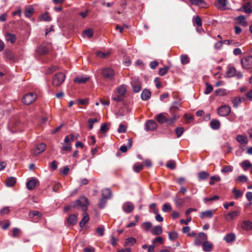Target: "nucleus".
<instances>
[{"mask_svg": "<svg viewBox=\"0 0 252 252\" xmlns=\"http://www.w3.org/2000/svg\"><path fill=\"white\" fill-rule=\"evenodd\" d=\"M126 91V88L125 85H123L118 87L116 90L114 92L112 100L119 102L123 99V96L125 95Z\"/></svg>", "mask_w": 252, "mask_h": 252, "instance_id": "obj_1", "label": "nucleus"}, {"mask_svg": "<svg viewBox=\"0 0 252 252\" xmlns=\"http://www.w3.org/2000/svg\"><path fill=\"white\" fill-rule=\"evenodd\" d=\"M89 204L88 199L85 196L81 197L79 199L73 202V208L79 207L83 211H87Z\"/></svg>", "mask_w": 252, "mask_h": 252, "instance_id": "obj_2", "label": "nucleus"}, {"mask_svg": "<svg viewBox=\"0 0 252 252\" xmlns=\"http://www.w3.org/2000/svg\"><path fill=\"white\" fill-rule=\"evenodd\" d=\"M176 117L168 118L166 115L163 113H160L156 116L157 121L160 124L166 123L168 125H172L176 122Z\"/></svg>", "mask_w": 252, "mask_h": 252, "instance_id": "obj_3", "label": "nucleus"}, {"mask_svg": "<svg viewBox=\"0 0 252 252\" xmlns=\"http://www.w3.org/2000/svg\"><path fill=\"white\" fill-rule=\"evenodd\" d=\"M21 126V124L19 120L13 119L9 123L8 128L12 132H15L22 130Z\"/></svg>", "mask_w": 252, "mask_h": 252, "instance_id": "obj_4", "label": "nucleus"}, {"mask_svg": "<svg viewBox=\"0 0 252 252\" xmlns=\"http://www.w3.org/2000/svg\"><path fill=\"white\" fill-rule=\"evenodd\" d=\"M101 75L106 80H112L115 77V72L111 68L106 67L102 70Z\"/></svg>", "mask_w": 252, "mask_h": 252, "instance_id": "obj_5", "label": "nucleus"}, {"mask_svg": "<svg viewBox=\"0 0 252 252\" xmlns=\"http://www.w3.org/2000/svg\"><path fill=\"white\" fill-rule=\"evenodd\" d=\"M37 98V94L34 93L26 94L22 98L23 102L26 105H30L35 101Z\"/></svg>", "mask_w": 252, "mask_h": 252, "instance_id": "obj_6", "label": "nucleus"}, {"mask_svg": "<svg viewBox=\"0 0 252 252\" xmlns=\"http://www.w3.org/2000/svg\"><path fill=\"white\" fill-rule=\"evenodd\" d=\"M65 75L64 73L59 72L54 77L52 81L53 85L56 87L61 85L64 81Z\"/></svg>", "mask_w": 252, "mask_h": 252, "instance_id": "obj_7", "label": "nucleus"}, {"mask_svg": "<svg viewBox=\"0 0 252 252\" xmlns=\"http://www.w3.org/2000/svg\"><path fill=\"white\" fill-rule=\"evenodd\" d=\"M207 239L208 236L207 234L204 232H200L195 237L194 244L198 246H201Z\"/></svg>", "mask_w": 252, "mask_h": 252, "instance_id": "obj_8", "label": "nucleus"}, {"mask_svg": "<svg viewBox=\"0 0 252 252\" xmlns=\"http://www.w3.org/2000/svg\"><path fill=\"white\" fill-rule=\"evenodd\" d=\"M179 103L177 101H174L169 109V112L172 116L171 118H174V117H176V122L179 117V115L177 113L179 110Z\"/></svg>", "mask_w": 252, "mask_h": 252, "instance_id": "obj_9", "label": "nucleus"}, {"mask_svg": "<svg viewBox=\"0 0 252 252\" xmlns=\"http://www.w3.org/2000/svg\"><path fill=\"white\" fill-rule=\"evenodd\" d=\"M241 63L242 67L246 69L252 70V58L245 57L241 59Z\"/></svg>", "mask_w": 252, "mask_h": 252, "instance_id": "obj_10", "label": "nucleus"}, {"mask_svg": "<svg viewBox=\"0 0 252 252\" xmlns=\"http://www.w3.org/2000/svg\"><path fill=\"white\" fill-rule=\"evenodd\" d=\"M132 90L135 93L139 92L142 89L141 82L137 78L133 79L131 82Z\"/></svg>", "mask_w": 252, "mask_h": 252, "instance_id": "obj_11", "label": "nucleus"}, {"mask_svg": "<svg viewBox=\"0 0 252 252\" xmlns=\"http://www.w3.org/2000/svg\"><path fill=\"white\" fill-rule=\"evenodd\" d=\"M231 112V108L228 105H223L218 108V114L221 116H226Z\"/></svg>", "mask_w": 252, "mask_h": 252, "instance_id": "obj_12", "label": "nucleus"}, {"mask_svg": "<svg viewBox=\"0 0 252 252\" xmlns=\"http://www.w3.org/2000/svg\"><path fill=\"white\" fill-rule=\"evenodd\" d=\"M46 148V145L44 143H40L32 150V153L34 155H38L43 152Z\"/></svg>", "mask_w": 252, "mask_h": 252, "instance_id": "obj_13", "label": "nucleus"}, {"mask_svg": "<svg viewBox=\"0 0 252 252\" xmlns=\"http://www.w3.org/2000/svg\"><path fill=\"white\" fill-rule=\"evenodd\" d=\"M214 4L219 10L223 11L227 9L226 0H216L215 1Z\"/></svg>", "mask_w": 252, "mask_h": 252, "instance_id": "obj_14", "label": "nucleus"}, {"mask_svg": "<svg viewBox=\"0 0 252 252\" xmlns=\"http://www.w3.org/2000/svg\"><path fill=\"white\" fill-rule=\"evenodd\" d=\"M240 213V210L237 209L233 211H231L226 215H225L224 218L227 221H230L231 220H233L235 218H236L237 216H238Z\"/></svg>", "mask_w": 252, "mask_h": 252, "instance_id": "obj_15", "label": "nucleus"}, {"mask_svg": "<svg viewBox=\"0 0 252 252\" xmlns=\"http://www.w3.org/2000/svg\"><path fill=\"white\" fill-rule=\"evenodd\" d=\"M215 211L216 210H209L202 212L200 214V218L202 220L206 218H212Z\"/></svg>", "mask_w": 252, "mask_h": 252, "instance_id": "obj_16", "label": "nucleus"}, {"mask_svg": "<svg viewBox=\"0 0 252 252\" xmlns=\"http://www.w3.org/2000/svg\"><path fill=\"white\" fill-rule=\"evenodd\" d=\"M234 20L236 22V23L242 26L247 27L248 26V23L246 20V18L243 15H240L235 17Z\"/></svg>", "mask_w": 252, "mask_h": 252, "instance_id": "obj_17", "label": "nucleus"}, {"mask_svg": "<svg viewBox=\"0 0 252 252\" xmlns=\"http://www.w3.org/2000/svg\"><path fill=\"white\" fill-rule=\"evenodd\" d=\"M42 216V214L37 211H31L29 213V217L31 219H33L32 221H37L38 219Z\"/></svg>", "mask_w": 252, "mask_h": 252, "instance_id": "obj_18", "label": "nucleus"}, {"mask_svg": "<svg viewBox=\"0 0 252 252\" xmlns=\"http://www.w3.org/2000/svg\"><path fill=\"white\" fill-rule=\"evenodd\" d=\"M202 245V249L205 252H210L212 251L213 244L212 243L207 241H205Z\"/></svg>", "mask_w": 252, "mask_h": 252, "instance_id": "obj_19", "label": "nucleus"}, {"mask_svg": "<svg viewBox=\"0 0 252 252\" xmlns=\"http://www.w3.org/2000/svg\"><path fill=\"white\" fill-rule=\"evenodd\" d=\"M134 205L130 202L125 203L123 206L124 211L127 213L131 212L134 209Z\"/></svg>", "mask_w": 252, "mask_h": 252, "instance_id": "obj_20", "label": "nucleus"}, {"mask_svg": "<svg viewBox=\"0 0 252 252\" xmlns=\"http://www.w3.org/2000/svg\"><path fill=\"white\" fill-rule=\"evenodd\" d=\"M90 217L86 211L83 212V218L80 222V226L83 227L88 222Z\"/></svg>", "mask_w": 252, "mask_h": 252, "instance_id": "obj_21", "label": "nucleus"}, {"mask_svg": "<svg viewBox=\"0 0 252 252\" xmlns=\"http://www.w3.org/2000/svg\"><path fill=\"white\" fill-rule=\"evenodd\" d=\"M157 127V123L153 121L150 120L146 124V129L147 130L153 131Z\"/></svg>", "mask_w": 252, "mask_h": 252, "instance_id": "obj_22", "label": "nucleus"}, {"mask_svg": "<svg viewBox=\"0 0 252 252\" xmlns=\"http://www.w3.org/2000/svg\"><path fill=\"white\" fill-rule=\"evenodd\" d=\"M89 77L85 76H80L75 78L74 81L78 84H83L87 82L89 80Z\"/></svg>", "mask_w": 252, "mask_h": 252, "instance_id": "obj_23", "label": "nucleus"}, {"mask_svg": "<svg viewBox=\"0 0 252 252\" xmlns=\"http://www.w3.org/2000/svg\"><path fill=\"white\" fill-rule=\"evenodd\" d=\"M151 95V93L148 89H144L141 94V99L143 100L149 99Z\"/></svg>", "mask_w": 252, "mask_h": 252, "instance_id": "obj_24", "label": "nucleus"}, {"mask_svg": "<svg viewBox=\"0 0 252 252\" xmlns=\"http://www.w3.org/2000/svg\"><path fill=\"white\" fill-rule=\"evenodd\" d=\"M236 140L241 144H246L248 143L247 136L241 134L236 137Z\"/></svg>", "mask_w": 252, "mask_h": 252, "instance_id": "obj_25", "label": "nucleus"}, {"mask_svg": "<svg viewBox=\"0 0 252 252\" xmlns=\"http://www.w3.org/2000/svg\"><path fill=\"white\" fill-rule=\"evenodd\" d=\"M37 181L35 179L30 180L27 183V187L29 190H32L36 186Z\"/></svg>", "mask_w": 252, "mask_h": 252, "instance_id": "obj_26", "label": "nucleus"}, {"mask_svg": "<svg viewBox=\"0 0 252 252\" xmlns=\"http://www.w3.org/2000/svg\"><path fill=\"white\" fill-rule=\"evenodd\" d=\"M240 10H243L246 13H250L252 11V6L250 2H247L245 5H243Z\"/></svg>", "mask_w": 252, "mask_h": 252, "instance_id": "obj_27", "label": "nucleus"}, {"mask_svg": "<svg viewBox=\"0 0 252 252\" xmlns=\"http://www.w3.org/2000/svg\"><path fill=\"white\" fill-rule=\"evenodd\" d=\"M241 227L246 230H249L252 228V223L248 220H244L242 223Z\"/></svg>", "mask_w": 252, "mask_h": 252, "instance_id": "obj_28", "label": "nucleus"}, {"mask_svg": "<svg viewBox=\"0 0 252 252\" xmlns=\"http://www.w3.org/2000/svg\"><path fill=\"white\" fill-rule=\"evenodd\" d=\"M211 127L213 129H218L220 126V123L218 120H213L210 123Z\"/></svg>", "mask_w": 252, "mask_h": 252, "instance_id": "obj_29", "label": "nucleus"}, {"mask_svg": "<svg viewBox=\"0 0 252 252\" xmlns=\"http://www.w3.org/2000/svg\"><path fill=\"white\" fill-rule=\"evenodd\" d=\"M16 182V178L14 177H9L5 181V184L6 186L11 187H13Z\"/></svg>", "mask_w": 252, "mask_h": 252, "instance_id": "obj_30", "label": "nucleus"}, {"mask_svg": "<svg viewBox=\"0 0 252 252\" xmlns=\"http://www.w3.org/2000/svg\"><path fill=\"white\" fill-rule=\"evenodd\" d=\"M49 51V49L46 46H40L38 47L37 52L41 55L46 54Z\"/></svg>", "mask_w": 252, "mask_h": 252, "instance_id": "obj_31", "label": "nucleus"}, {"mask_svg": "<svg viewBox=\"0 0 252 252\" xmlns=\"http://www.w3.org/2000/svg\"><path fill=\"white\" fill-rule=\"evenodd\" d=\"M151 232L154 235H159L162 233V227L159 225L155 226L151 230Z\"/></svg>", "mask_w": 252, "mask_h": 252, "instance_id": "obj_32", "label": "nucleus"}, {"mask_svg": "<svg viewBox=\"0 0 252 252\" xmlns=\"http://www.w3.org/2000/svg\"><path fill=\"white\" fill-rule=\"evenodd\" d=\"M235 235L233 233H229L225 236L224 239L227 243H231L235 240Z\"/></svg>", "mask_w": 252, "mask_h": 252, "instance_id": "obj_33", "label": "nucleus"}, {"mask_svg": "<svg viewBox=\"0 0 252 252\" xmlns=\"http://www.w3.org/2000/svg\"><path fill=\"white\" fill-rule=\"evenodd\" d=\"M5 36L6 40L7 41L10 42L12 43H14L16 41V37L14 34L7 33L5 35Z\"/></svg>", "mask_w": 252, "mask_h": 252, "instance_id": "obj_34", "label": "nucleus"}, {"mask_svg": "<svg viewBox=\"0 0 252 252\" xmlns=\"http://www.w3.org/2000/svg\"><path fill=\"white\" fill-rule=\"evenodd\" d=\"M131 146L132 140L131 139H129L127 143V146L123 145L120 147V150L123 153H125L127 151L128 148L129 149L131 147Z\"/></svg>", "mask_w": 252, "mask_h": 252, "instance_id": "obj_35", "label": "nucleus"}, {"mask_svg": "<svg viewBox=\"0 0 252 252\" xmlns=\"http://www.w3.org/2000/svg\"><path fill=\"white\" fill-rule=\"evenodd\" d=\"M77 221V216L75 215H70L67 219V221L69 224H74Z\"/></svg>", "mask_w": 252, "mask_h": 252, "instance_id": "obj_36", "label": "nucleus"}, {"mask_svg": "<svg viewBox=\"0 0 252 252\" xmlns=\"http://www.w3.org/2000/svg\"><path fill=\"white\" fill-rule=\"evenodd\" d=\"M102 195L103 198L108 199L111 195V191L109 189H104L102 190Z\"/></svg>", "mask_w": 252, "mask_h": 252, "instance_id": "obj_37", "label": "nucleus"}, {"mask_svg": "<svg viewBox=\"0 0 252 252\" xmlns=\"http://www.w3.org/2000/svg\"><path fill=\"white\" fill-rule=\"evenodd\" d=\"M34 13V9L32 7H30L26 8L25 11V16L27 18L31 17Z\"/></svg>", "mask_w": 252, "mask_h": 252, "instance_id": "obj_38", "label": "nucleus"}, {"mask_svg": "<svg viewBox=\"0 0 252 252\" xmlns=\"http://www.w3.org/2000/svg\"><path fill=\"white\" fill-rule=\"evenodd\" d=\"M236 74V70L234 67H230L226 72V75L228 77H232Z\"/></svg>", "mask_w": 252, "mask_h": 252, "instance_id": "obj_39", "label": "nucleus"}, {"mask_svg": "<svg viewBox=\"0 0 252 252\" xmlns=\"http://www.w3.org/2000/svg\"><path fill=\"white\" fill-rule=\"evenodd\" d=\"M241 165L244 170H246L249 167H251L252 165L248 160H245L241 162Z\"/></svg>", "mask_w": 252, "mask_h": 252, "instance_id": "obj_40", "label": "nucleus"}, {"mask_svg": "<svg viewBox=\"0 0 252 252\" xmlns=\"http://www.w3.org/2000/svg\"><path fill=\"white\" fill-rule=\"evenodd\" d=\"M71 143H62V150L66 152H70L71 150Z\"/></svg>", "mask_w": 252, "mask_h": 252, "instance_id": "obj_41", "label": "nucleus"}, {"mask_svg": "<svg viewBox=\"0 0 252 252\" xmlns=\"http://www.w3.org/2000/svg\"><path fill=\"white\" fill-rule=\"evenodd\" d=\"M190 61L189 58L187 55H182L181 56V62L183 64H186Z\"/></svg>", "mask_w": 252, "mask_h": 252, "instance_id": "obj_42", "label": "nucleus"}, {"mask_svg": "<svg viewBox=\"0 0 252 252\" xmlns=\"http://www.w3.org/2000/svg\"><path fill=\"white\" fill-rule=\"evenodd\" d=\"M74 141V135L71 134L69 135H67L65 137L63 143H71V142Z\"/></svg>", "mask_w": 252, "mask_h": 252, "instance_id": "obj_43", "label": "nucleus"}, {"mask_svg": "<svg viewBox=\"0 0 252 252\" xmlns=\"http://www.w3.org/2000/svg\"><path fill=\"white\" fill-rule=\"evenodd\" d=\"M209 176V174L205 171H202L198 174V177L200 180H205Z\"/></svg>", "mask_w": 252, "mask_h": 252, "instance_id": "obj_44", "label": "nucleus"}, {"mask_svg": "<svg viewBox=\"0 0 252 252\" xmlns=\"http://www.w3.org/2000/svg\"><path fill=\"white\" fill-rule=\"evenodd\" d=\"M83 34L84 37H87L88 38H91L93 35V31L92 29H88L83 32Z\"/></svg>", "mask_w": 252, "mask_h": 252, "instance_id": "obj_45", "label": "nucleus"}, {"mask_svg": "<svg viewBox=\"0 0 252 252\" xmlns=\"http://www.w3.org/2000/svg\"><path fill=\"white\" fill-rule=\"evenodd\" d=\"M39 19L41 21H50L51 20V18L49 15L48 13H44L42 14L40 17Z\"/></svg>", "mask_w": 252, "mask_h": 252, "instance_id": "obj_46", "label": "nucleus"}, {"mask_svg": "<svg viewBox=\"0 0 252 252\" xmlns=\"http://www.w3.org/2000/svg\"><path fill=\"white\" fill-rule=\"evenodd\" d=\"M143 168V165L141 163H136L133 165L134 171L136 173L139 172Z\"/></svg>", "mask_w": 252, "mask_h": 252, "instance_id": "obj_47", "label": "nucleus"}, {"mask_svg": "<svg viewBox=\"0 0 252 252\" xmlns=\"http://www.w3.org/2000/svg\"><path fill=\"white\" fill-rule=\"evenodd\" d=\"M152 223L150 222L147 221L142 224V228L145 231H148L152 227Z\"/></svg>", "mask_w": 252, "mask_h": 252, "instance_id": "obj_48", "label": "nucleus"}, {"mask_svg": "<svg viewBox=\"0 0 252 252\" xmlns=\"http://www.w3.org/2000/svg\"><path fill=\"white\" fill-rule=\"evenodd\" d=\"M241 102V99L240 97H235L232 100V103L233 104V106L235 107H237L238 105H239Z\"/></svg>", "mask_w": 252, "mask_h": 252, "instance_id": "obj_49", "label": "nucleus"}, {"mask_svg": "<svg viewBox=\"0 0 252 252\" xmlns=\"http://www.w3.org/2000/svg\"><path fill=\"white\" fill-rule=\"evenodd\" d=\"M184 131V129L183 127H177L175 129V132L177 134V137L179 138L180 137Z\"/></svg>", "mask_w": 252, "mask_h": 252, "instance_id": "obj_50", "label": "nucleus"}, {"mask_svg": "<svg viewBox=\"0 0 252 252\" xmlns=\"http://www.w3.org/2000/svg\"><path fill=\"white\" fill-rule=\"evenodd\" d=\"M174 201L177 206H181L184 203L185 200L183 198H180L176 197L174 198Z\"/></svg>", "mask_w": 252, "mask_h": 252, "instance_id": "obj_51", "label": "nucleus"}, {"mask_svg": "<svg viewBox=\"0 0 252 252\" xmlns=\"http://www.w3.org/2000/svg\"><path fill=\"white\" fill-rule=\"evenodd\" d=\"M136 239L133 238H128L126 241V244L127 245L132 246L136 243Z\"/></svg>", "mask_w": 252, "mask_h": 252, "instance_id": "obj_52", "label": "nucleus"}, {"mask_svg": "<svg viewBox=\"0 0 252 252\" xmlns=\"http://www.w3.org/2000/svg\"><path fill=\"white\" fill-rule=\"evenodd\" d=\"M169 69V67L168 66H166V67H164L163 68H159V72H158L160 76L164 75L167 72Z\"/></svg>", "mask_w": 252, "mask_h": 252, "instance_id": "obj_53", "label": "nucleus"}, {"mask_svg": "<svg viewBox=\"0 0 252 252\" xmlns=\"http://www.w3.org/2000/svg\"><path fill=\"white\" fill-rule=\"evenodd\" d=\"M172 210L171 206L168 203H165L163 205L162 211L164 212H168Z\"/></svg>", "mask_w": 252, "mask_h": 252, "instance_id": "obj_54", "label": "nucleus"}, {"mask_svg": "<svg viewBox=\"0 0 252 252\" xmlns=\"http://www.w3.org/2000/svg\"><path fill=\"white\" fill-rule=\"evenodd\" d=\"M215 94L220 95H224L227 94L226 91L223 89H219L215 91Z\"/></svg>", "mask_w": 252, "mask_h": 252, "instance_id": "obj_55", "label": "nucleus"}, {"mask_svg": "<svg viewBox=\"0 0 252 252\" xmlns=\"http://www.w3.org/2000/svg\"><path fill=\"white\" fill-rule=\"evenodd\" d=\"M166 166L170 169H174L176 167V163L174 160H169L166 163Z\"/></svg>", "mask_w": 252, "mask_h": 252, "instance_id": "obj_56", "label": "nucleus"}, {"mask_svg": "<svg viewBox=\"0 0 252 252\" xmlns=\"http://www.w3.org/2000/svg\"><path fill=\"white\" fill-rule=\"evenodd\" d=\"M97 122L98 120L96 118L90 119L88 120L89 129H92L93 128L94 124Z\"/></svg>", "mask_w": 252, "mask_h": 252, "instance_id": "obj_57", "label": "nucleus"}, {"mask_svg": "<svg viewBox=\"0 0 252 252\" xmlns=\"http://www.w3.org/2000/svg\"><path fill=\"white\" fill-rule=\"evenodd\" d=\"M178 237V234L176 232H171L169 233V238L172 241L175 240Z\"/></svg>", "mask_w": 252, "mask_h": 252, "instance_id": "obj_58", "label": "nucleus"}, {"mask_svg": "<svg viewBox=\"0 0 252 252\" xmlns=\"http://www.w3.org/2000/svg\"><path fill=\"white\" fill-rule=\"evenodd\" d=\"M126 127L127 126L123 124H120L119 125V128L118 129V131L119 133H126Z\"/></svg>", "mask_w": 252, "mask_h": 252, "instance_id": "obj_59", "label": "nucleus"}, {"mask_svg": "<svg viewBox=\"0 0 252 252\" xmlns=\"http://www.w3.org/2000/svg\"><path fill=\"white\" fill-rule=\"evenodd\" d=\"M233 170V167L231 166H225L221 169V171L223 173L231 172Z\"/></svg>", "mask_w": 252, "mask_h": 252, "instance_id": "obj_60", "label": "nucleus"}, {"mask_svg": "<svg viewBox=\"0 0 252 252\" xmlns=\"http://www.w3.org/2000/svg\"><path fill=\"white\" fill-rule=\"evenodd\" d=\"M20 233V229L18 228H14L12 230V236L13 237H17L19 236Z\"/></svg>", "mask_w": 252, "mask_h": 252, "instance_id": "obj_61", "label": "nucleus"}, {"mask_svg": "<svg viewBox=\"0 0 252 252\" xmlns=\"http://www.w3.org/2000/svg\"><path fill=\"white\" fill-rule=\"evenodd\" d=\"M206 88L204 92V93L205 94H209L213 91V87L212 86V85L209 84L208 83H206Z\"/></svg>", "mask_w": 252, "mask_h": 252, "instance_id": "obj_62", "label": "nucleus"}, {"mask_svg": "<svg viewBox=\"0 0 252 252\" xmlns=\"http://www.w3.org/2000/svg\"><path fill=\"white\" fill-rule=\"evenodd\" d=\"M106 199H107L104 198L103 197L100 199L99 202L98 203V206L99 208H103L104 207L106 203Z\"/></svg>", "mask_w": 252, "mask_h": 252, "instance_id": "obj_63", "label": "nucleus"}, {"mask_svg": "<svg viewBox=\"0 0 252 252\" xmlns=\"http://www.w3.org/2000/svg\"><path fill=\"white\" fill-rule=\"evenodd\" d=\"M9 211V208L8 207H4L0 210V214L1 216H4L6 214H8Z\"/></svg>", "mask_w": 252, "mask_h": 252, "instance_id": "obj_64", "label": "nucleus"}]
</instances>
